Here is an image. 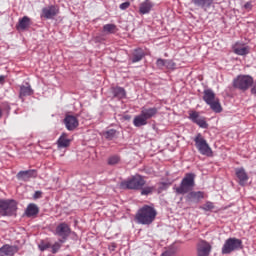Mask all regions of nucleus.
<instances>
[{"label": "nucleus", "mask_w": 256, "mask_h": 256, "mask_svg": "<svg viewBox=\"0 0 256 256\" xmlns=\"http://www.w3.org/2000/svg\"><path fill=\"white\" fill-rule=\"evenodd\" d=\"M26 217H37L39 215V206L37 204H29L25 210Z\"/></svg>", "instance_id": "obj_21"}, {"label": "nucleus", "mask_w": 256, "mask_h": 256, "mask_svg": "<svg viewBox=\"0 0 256 256\" xmlns=\"http://www.w3.org/2000/svg\"><path fill=\"white\" fill-rule=\"evenodd\" d=\"M244 9H246V11H251V9H253V4L252 2H246L244 4Z\"/></svg>", "instance_id": "obj_41"}, {"label": "nucleus", "mask_w": 256, "mask_h": 256, "mask_svg": "<svg viewBox=\"0 0 256 256\" xmlns=\"http://www.w3.org/2000/svg\"><path fill=\"white\" fill-rule=\"evenodd\" d=\"M147 119L140 113L139 115L134 117L133 125L134 127H143L147 125Z\"/></svg>", "instance_id": "obj_26"}, {"label": "nucleus", "mask_w": 256, "mask_h": 256, "mask_svg": "<svg viewBox=\"0 0 256 256\" xmlns=\"http://www.w3.org/2000/svg\"><path fill=\"white\" fill-rule=\"evenodd\" d=\"M232 85L234 89L247 91V89L253 85V77L250 75H238L236 78H234Z\"/></svg>", "instance_id": "obj_7"}, {"label": "nucleus", "mask_w": 256, "mask_h": 256, "mask_svg": "<svg viewBox=\"0 0 256 256\" xmlns=\"http://www.w3.org/2000/svg\"><path fill=\"white\" fill-rule=\"evenodd\" d=\"M211 244L205 240H200L197 244V255L198 256H209L211 253Z\"/></svg>", "instance_id": "obj_11"}, {"label": "nucleus", "mask_w": 256, "mask_h": 256, "mask_svg": "<svg viewBox=\"0 0 256 256\" xmlns=\"http://www.w3.org/2000/svg\"><path fill=\"white\" fill-rule=\"evenodd\" d=\"M3 117V110L0 108V119Z\"/></svg>", "instance_id": "obj_46"}, {"label": "nucleus", "mask_w": 256, "mask_h": 256, "mask_svg": "<svg viewBox=\"0 0 256 256\" xmlns=\"http://www.w3.org/2000/svg\"><path fill=\"white\" fill-rule=\"evenodd\" d=\"M17 213V201L13 199H0V215L13 217Z\"/></svg>", "instance_id": "obj_3"}, {"label": "nucleus", "mask_w": 256, "mask_h": 256, "mask_svg": "<svg viewBox=\"0 0 256 256\" xmlns=\"http://www.w3.org/2000/svg\"><path fill=\"white\" fill-rule=\"evenodd\" d=\"M157 217V210L150 205L142 206L136 213L135 219L139 225H151Z\"/></svg>", "instance_id": "obj_1"}, {"label": "nucleus", "mask_w": 256, "mask_h": 256, "mask_svg": "<svg viewBox=\"0 0 256 256\" xmlns=\"http://www.w3.org/2000/svg\"><path fill=\"white\" fill-rule=\"evenodd\" d=\"M203 99L207 105H210L213 101H216L217 98H215V92H213V90L206 89L204 90Z\"/></svg>", "instance_id": "obj_25"}, {"label": "nucleus", "mask_w": 256, "mask_h": 256, "mask_svg": "<svg viewBox=\"0 0 256 256\" xmlns=\"http://www.w3.org/2000/svg\"><path fill=\"white\" fill-rule=\"evenodd\" d=\"M117 31V25L115 24H105L103 26V33H105L106 35H115Z\"/></svg>", "instance_id": "obj_28"}, {"label": "nucleus", "mask_w": 256, "mask_h": 256, "mask_svg": "<svg viewBox=\"0 0 256 256\" xmlns=\"http://www.w3.org/2000/svg\"><path fill=\"white\" fill-rule=\"evenodd\" d=\"M121 161V158H119V156L114 155V156H110L108 158V165H117V163H119Z\"/></svg>", "instance_id": "obj_33"}, {"label": "nucleus", "mask_w": 256, "mask_h": 256, "mask_svg": "<svg viewBox=\"0 0 256 256\" xmlns=\"http://www.w3.org/2000/svg\"><path fill=\"white\" fill-rule=\"evenodd\" d=\"M168 188L169 184L167 182H161L158 191L161 193V191H167Z\"/></svg>", "instance_id": "obj_36"}, {"label": "nucleus", "mask_w": 256, "mask_h": 256, "mask_svg": "<svg viewBox=\"0 0 256 256\" xmlns=\"http://www.w3.org/2000/svg\"><path fill=\"white\" fill-rule=\"evenodd\" d=\"M29 27H31V18H29L28 16H24L22 19L19 20L17 29L25 31L26 29H29Z\"/></svg>", "instance_id": "obj_23"}, {"label": "nucleus", "mask_w": 256, "mask_h": 256, "mask_svg": "<svg viewBox=\"0 0 256 256\" xmlns=\"http://www.w3.org/2000/svg\"><path fill=\"white\" fill-rule=\"evenodd\" d=\"M166 69H175V62L173 60H165Z\"/></svg>", "instance_id": "obj_35"}, {"label": "nucleus", "mask_w": 256, "mask_h": 256, "mask_svg": "<svg viewBox=\"0 0 256 256\" xmlns=\"http://www.w3.org/2000/svg\"><path fill=\"white\" fill-rule=\"evenodd\" d=\"M49 247H51V244L46 243V244H42L39 246L40 251H47V249H49Z\"/></svg>", "instance_id": "obj_40"}, {"label": "nucleus", "mask_w": 256, "mask_h": 256, "mask_svg": "<svg viewBox=\"0 0 256 256\" xmlns=\"http://www.w3.org/2000/svg\"><path fill=\"white\" fill-rule=\"evenodd\" d=\"M64 125L68 131H75L79 127V120L73 115H66L64 118Z\"/></svg>", "instance_id": "obj_13"}, {"label": "nucleus", "mask_w": 256, "mask_h": 256, "mask_svg": "<svg viewBox=\"0 0 256 256\" xmlns=\"http://www.w3.org/2000/svg\"><path fill=\"white\" fill-rule=\"evenodd\" d=\"M55 235L61 237L59 243H65L69 239V235H71V227H69V224L62 222L56 227Z\"/></svg>", "instance_id": "obj_8"}, {"label": "nucleus", "mask_w": 256, "mask_h": 256, "mask_svg": "<svg viewBox=\"0 0 256 256\" xmlns=\"http://www.w3.org/2000/svg\"><path fill=\"white\" fill-rule=\"evenodd\" d=\"M59 249H61V243L55 242L52 245V253L55 255V253H57L59 251Z\"/></svg>", "instance_id": "obj_37"}, {"label": "nucleus", "mask_w": 256, "mask_h": 256, "mask_svg": "<svg viewBox=\"0 0 256 256\" xmlns=\"http://www.w3.org/2000/svg\"><path fill=\"white\" fill-rule=\"evenodd\" d=\"M204 197L205 196L202 191L195 192L191 190L186 196V201H190V203H199V201H201V199Z\"/></svg>", "instance_id": "obj_16"}, {"label": "nucleus", "mask_w": 256, "mask_h": 256, "mask_svg": "<svg viewBox=\"0 0 256 256\" xmlns=\"http://www.w3.org/2000/svg\"><path fill=\"white\" fill-rule=\"evenodd\" d=\"M151 9H153V3L149 0H145L140 4L139 11L141 15H147V13L151 12Z\"/></svg>", "instance_id": "obj_22"}, {"label": "nucleus", "mask_w": 256, "mask_h": 256, "mask_svg": "<svg viewBox=\"0 0 256 256\" xmlns=\"http://www.w3.org/2000/svg\"><path fill=\"white\" fill-rule=\"evenodd\" d=\"M59 15V8L55 5L44 7L40 14L41 19H55Z\"/></svg>", "instance_id": "obj_10"}, {"label": "nucleus", "mask_w": 256, "mask_h": 256, "mask_svg": "<svg viewBox=\"0 0 256 256\" xmlns=\"http://www.w3.org/2000/svg\"><path fill=\"white\" fill-rule=\"evenodd\" d=\"M188 119H190L192 123H195L196 125H198V127H200L201 129L209 128V124L207 123V120L205 119V117L199 115V112L197 111H193V110L189 111Z\"/></svg>", "instance_id": "obj_9"}, {"label": "nucleus", "mask_w": 256, "mask_h": 256, "mask_svg": "<svg viewBox=\"0 0 256 256\" xmlns=\"http://www.w3.org/2000/svg\"><path fill=\"white\" fill-rule=\"evenodd\" d=\"M118 134L119 132L115 129H109L104 133L105 139H107V141H113Z\"/></svg>", "instance_id": "obj_30"}, {"label": "nucleus", "mask_w": 256, "mask_h": 256, "mask_svg": "<svg viewBox=\"0 0 256 256\" xmlns=\"http://www.w3.org/2000/svg\"><path fill=\"white\" fill-rule=\"evenodd\" d=\"M243 249V241L239 238H228L222 246V255H230L233 251Z\"/></svg>", "instance_id": "obj_6"}, {"label": "nucleus", "mask_w": 256, "mask_h": 256, "mask_svg": "<svg viewBox=\"0 0 256 256\" xmlns=\"http://www.w3.org/2000/svg\"><path fill=\"white\" fill-rule=\"evenodd\" d=\"M121 189H132L134 191H139L145 187V179L141 175H135L127 180L120 183Z\"/></svg>", "instance_id": "obj_4"}, {"label": "nucleus", "mask_w": 256, "mask_h": 256, "mask_svg": "<svg viewBox=\"0 0 256 256\" xmlns=\"http://www.w3.org/2000/svg\"><path fill=\"white\" fill-rule=\"evenodd\" d=\"M70 144L71 140L67 138L66 134H62L57 141V145L60 149H65V147H69Z\"/></svg>", "instance_id": "obj_27"}, {"label": "nucleus", "mask_w": 256, "mask_h": 256, "mask_svg": "<svg viewBox=\"0 0 256 256\" xmlns=\"http://www.w3.org/2000/svg\"><path fill=\"white\" fill-rule=\"evenodd\" d=\"M235 175L238 179V184L241 187H245L247 185V181H249V175L245 171V168H236L235 169Z\"/></svg>", "instance_id": "obj_12"}, {"label": "nucleus", "mask_w": 256, "mask_h": 256, "mask_svg": "<svg viewBox=\"0 0 256 256\" xmlns=\"http://www.w3.org/2000/svg\"><path fill=\"white\" fill-rule=\"evenodd\" d=\"M16 177L19 181H29V179H35V177H37V170L31 169L20 171Z\"/></svg>", "instance_id": "obj_14"}, {"label": "nucleus", "mask_w": 256, "mask_h": 256, "mask_svg": "<svg viewBox=\"0 0 256 256\" xmlns=\"http://www.w3.org/2000/svg\"><path fill=\"white\" fill-rule=\"evenodd\" d=\"M191 3L194 5V7H198V9L207 11L211 9V6L213 3H215V0H191Z\"/></svg>", "instance_id": "obj_15"}, {"label": "nucleus", "mask_w": 256, "mask_h": 256, "mask_svg": "<svg viewBox=\"0 0 256 256\" xmlns=\"http://www.w3.org/2000/svg\"><path fill=\"white\" fill-rule=\"evenodd\" d=\"M42 195H43V192H41V191H36V192L34 193V195H33V199H41Z\"/></svg>", "instance_id": "obj_42"}, {"label": "nucleus", "mask_w": 256, "mask_h": 256, "mask_svg": "<svg viewBox=\"0 0 256 256\" xmlns=\"http://www.w3.org/2000/svg\"><path fill=\"white\" fill-rule=\"evenodd\" d=\"M210 108L212 109V111H214V113H221V111H223V108L221 107V103L219 102V99H215L213 102H211Z\"/></svg>", "instance_id": "obj_29"}, {"label": "nucleus", "mask_w": 256, "mask_h": 256, "mask_svg": "<svg viewBox=\"0 0 256 256\" xmlns=\"http://www.w3.org/2000/svg\"><path fill=\"white\" fill-rule=\"evenodd\" d=\"M156 65H157V67H159V69H163V67H165V59L159 58L156 61Z\"/></svg>", "instance_id": "obj_39"}, {"label": "nucleus", "mask_w": 256, "mask_h": 256, "mask_svg": "<svg viewBox=\"0 0 256 256\" xmlns=\"http://www.w3.org/2000/svg\"><path fill=\"white\" fill-rule=\"evenodd\" d=\"M0 256H3V254L1 253V251H0Z\"/></svg>", "instance_id": "obj_47"}, {"label": "nucleus", "mask_w": 256, "mask_h": 256, "mask_svg": "<svg viewBox=\"0 0 256 256\" xmlns=\"http://www.w3.org/2000/svg\"><path fill=\"white\" fill-rule=\"evenodd\" d=\"M174 255H175V253L173 251L167 250L164 253H162L161 256H174Z\"/></svg>", "instance_id": "obj_43"}, {"label": "nucleus", "mask_w": 256, "mask_h": 256, "mask_svg": "<svg viewBox=\"0 0 256 256\" xmlns=\"http://www.w3.org/2000/svg\"><path fill=\"white\" fill-rule=\"evenodd\" d=\"M20 86V92H19V97L20 99H23V97H30V95H33V89L31 88V85L26 84Z\"/></svg>", "instance_id": "obj_24"}, {"label": "nucleus", "mask_w": 256, "mask_h": 256, "mask_svg": "<svg viewBox=\"0 0 256 256\" xmlns=\"http://www.w3.org/2000/svg\"><path fill=\"white\" fill-rule=\"evenodd\" d=\"M201 209H203V211H213V209H215V205L213 202H206Z\"/></svg>", "instance_id": "obj_34"}, {"label": "nucleus", "mask_w": 256, "mask_h": 256, "mask_svg": "<svg viewBox=\"0 0 256 256\" xmlns=\"http://www.w3.org/2000/svg\"><path fill=\"white\" fill-rule=\"evenodd\" d=\"M143 57H145V51L142 48H136L132 53L131 61L132 63H139Z\"/></svg>", "instance_id": "obj_19"}, {"label": "nucleus", "mask_w": 256, "mask_h": 256, "mask_svg": "<svg viewBox=\"0 0 256 256\" xmlns=\"http://www.w3.org/2000/svg\"><path fill=\"white\" fill-rule=\"evenodd\" d=\"M234 53L236 55H249V46L244 47H234Z\"/></svg>", "instance_id": "obj_31"}, {"label": "nucleus", "mask_w": 256, "mask_h": 256, "mask_svg": "<svg viewBox=\"0 0 256 256\" xmlns=\"http://www.w3.org/2000/svg\"><path fill=\"white\" fill-rule=\"evenodd\" d=\"M18 249L17 246H11L9 244L3 245L0 248V252L3 256H13L17 253Z\"/></svg>", "instance_id": "obj_18"}, {"label": "nucleus", "mask_w": 256, "mask_h": 256, "mask_svg": "<svg viewBox=\"0 0 256 256\" xmlns=\"http://www.w3.org/2000/svg\"><path fill=\"white\" fill-rule=\"evenodd\" d=\"M252 95H256V83L251 88Z\"/></svg>", "instance_id": "obj_44"}, {"label": "nucleus", "mask_w": 256, "mask_h": 256, "mask_svg": "<svg viewBox=\"0 0 256 256\" xmlns=\"http://www.w3.org/2000/svg\"><path fill=\"white\" fill-rule=\"evenodd\" d=\"M112 95L115 99L121 100L127 97V92L125 91V88L117 86L112 88Z\"/></svg>", "instance_id": "obj_20"}, {"label": "nucleus", "mask_w": 256, "mask_h": 256, "mask_svg": "<svg viewBox=\"0 0 256 256\" xmlns=\"http://www.w3.org/2000/svg\"><path fill=\"white\" fill-rule=\"evenodd\" d=\"M195 173H186L178 187L174 188L177 195H187L195 189Z\"/></svg>", "instance_id": "obj_2"}, {"label": "nucleus", "mask_w": 256, "mask_h": 256, "mask_svg": "<svg viewBox=\"0 0 256 256\" xmlns=\"http://www.w3.org/2000/svg\"><path fill=\"white\" fill-rule=\"evenodd\" d=\"M155 191V186H146L141 188V195H151Z\"/></svg>", "instance_id": "obj_32"}, {"label": "nucleus", "mask_w": 256, "mask_h": 256, "mask_svg": "<svg viewBox=\"0 0 256 256\" xmlns=\"http://www.w3.org/2000/svg\"><path fill=\"white\" fill-rule=\"evenodd\" d=\"M119 7L122 11H125V9H129V7H131V2H123Z\"/></svg>", "instance_id": "obj_38"}, {"label": "nucleus", "mask_w": 256, "mask_h": 256, "mask_svg": "<svg viewBox=\"0 0 256 256\" xmlns=\"http://www.w3.org/2000/svg\"><path fill=\"white\" fill-rule=\"evenodd\" d=\"M140 113L149 121V119H153V117H155V115L159 113V110L157 109V107H152V108L142 107Z\"/></svg>", "instance_id": "obj_17"}, {"label": "nucleus", "mask_w": 256, "mask_h": 256, "mask_svg": "<svg viewBox=\"0 0 256 256\" xmlns=\"http://www.w3.org/2000/svg\"><path fill=\"white\" fill-rule=\"evenodd\" d=\"M5 83V76L1 75L0 76V85H3Z\"/></svg>", "instance_id": "obj_45"}, {"label": "nucleus", "mask_w": 256, "mask_h": 256, "mask_svg": "<svg viewBox=\"0 0 256 256\" xmlns=\"http://www.w3.org/2000/svg\"><path fill=\"white\" fill-rule=\"evenodd\" d=\"M195 147L199 151L201 155H206V157H213V150L211 149V146H209V143H207V140L203 137L201 133H198L195 138Z\"/></svg>", "instance_id": "obj_5"}]
</instances>
